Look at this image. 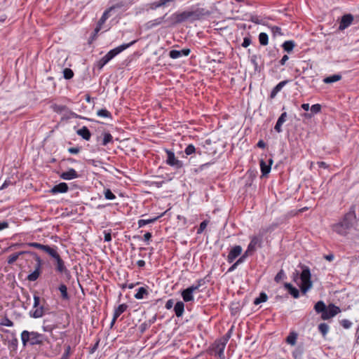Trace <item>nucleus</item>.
Masks as SVG:
<instances>
[{"instance_id": "nucleus-28", "label": "nucleus", "mask_w": 359, "mask_h": 359, "mask_svg": "<svg viewBox=\"0 0 359 359\" xmlns=\"http://www.w3.org/2000/svg\"><path fill=\"white\" fill-rule=\"evenodd\" d=\"M164 18H165V16H163V17L158 18L156 19H154V20L147 22L145 25L146 28L147 29H151L161 25L163 22V21L164 20Z\"/></svg>"}, {"instance_id": "nucleus-47", "label": "nucleus", "mask_w": 359, "mask_h": 359, "mask_svg": "<svg viewBox=\"0 0 359 359\" xmlns=\"http://www.w3.org/2000/svg\"><path fill=\"white\" fill-rule=\"evenodd\" d=\"M208 223H209L208 220L203 221L200 224V226H199L198 229H197V232H196L197 234H201L203 232V231L206 229Z\"/></svg>"}, {"instance_id": "nucleus-14", "label": "nucleus", "mask_w": 359, "mask_h": 359, "mask_svg": "<svg viewBox=\"0 0 359 359\" xmlns=\"http://www.w3.org/2000/svg\"><path fill=\"white\" fill-rule=\"evenodd\" d=\"M50 107L55 113L62 114V112L66 111L69 112L72 117L76 118L78 116L76 113L70 111L69 108L65 105L53 104Z\"/></svg>"}, {"instance_id": "nucleus-18", "label": "nucleus", "mask_w": 359, "mask_h": 359, "mask_svg": "<svg viewBox=\"0 0 359 359\" xmlns=\"http://www.w3.org/2000/svg\"><path fill=\"white\" fill-rule=\"evenodd\" d=\"M56 267L55 269L60 273H65V275H70L69 271L66 268L64 261L61 259L60 256L57 257L55 259Z\"/></svg>"}, {"instance_id": "nucleus-49", "label": "nucleus", "mask_w": 359, "mask_h": 359, "mask_svg": "<svg viewBox=\"0 0 359 359\" xmlns=\"http://www.w3.org/2000/svg\"><path fill=\"white\" fill-rule=\"evenodd\" d=\"M285 278V273L283 269H280V271L276 275L274 278V281L276 283H279L281 280Z\"/></svg>"}, {"instance_id": "nucleus-32", "label": "nucleus", "mask_w": 359, "mask_h": 359, "mask_svg": "<svg viewBox=\"0 0 359 359\" xmlns=\"http://www.w3.org/2000/svg\"><path fill=\"white\" fill-rule=\"evenodd\" d=\"M55 248H51L49 245H46L43 251L46 252L47 254H48L51 257H53L54 259H55L57 257L60 256V255L57 253V250Z\"/></svg>"}, {"instance_id": "nucleus-64", "label": "nucleus", "mask_w": 359, "mask_h": 359, "mask_svg": "<svg viewBox=\"0 0 359 359\" xmlns=\"http://www.w3.org/2000/svg\"><path fill=\"white\" fill-rule=\"evenodd\" d=\"M173 304H174V301H173V299H170L166 302L165 307L166 309H170L171 308H172Z\"/></svg>"}, {"instance_id": "nucleus-17", "label": "nucleus", "mask_w": 359, "mask_h": 359, "mask_svg": "<svg viewBox=\"0 0 359 359\" xmlns=\"http://www.w3.org/2000/svg\"><path fill=\"white\" fill-rule=\"evenodd\" d=\"M191 53V50L189 48H183L181 50H171L169 52V56L172 59H177L182 56H188Z\"/></svg>"}, {"instance_id": "nucleus-5", "label": "nucleus", "mask_w": 359, "mask_h": 359, "mask_svg": "<svg viewBox=\"0 0 359 359\" xmlns=\"http://www.w3.org/2000/svg\"><path fill=\"white\" fill-rule=\"evenodd\" d=\"M311 271L308 266H304L302 271L300 274L302 285L300 287L302 293L305 294L312 287V281L311 280Z\"/></svg>"}, {"instance_id": "nucleus-37", "label": "nucleus", "mask_w": 359, "mask_h": 359, "mask_svg": "<svg viewBox=\"0 0 359 359\" xmlns=\"http://www.w3.org/2000/svg\"><path fill=\"white\" fill-rule=\"evenodd\" d=\"M341 79V76L340 74H333L330 76L325 77L323 79V82L325 83H332L334 82H337Z\"/></svg>"}, {"instance_id": "nucleus-42", "label": "nucleus", "mask_w": 359, "mask_h": 359, "mask_svg": "<svg viewBox=\"0 0 359 359\" xmlns=\"http://www.w3.org/2000/svg\"><path fill=\"white\" fill-rule=\"evenodd\" d=\"M197 152L199 155L201 154V151H197L195 147L190 144L189 145L187 146V147L185 148L184 149V153L187 155V156H189V155H191L194 153Z\"/></svg>"}, {"instance_id": "nucleus-6", "label": "nucleus", "mask_w": 359, "mask_h": 359, "mask_svg": "<svg viewBox=\"0 0 359 359\" xmlns=\"http://www.w3.org/2000/svg\"><path fill=\"white\" fill-rule=\"evenodd\" d=\"M137 40H133V41L128 43H123L117 47H116L114 49L110 50L105 55L104 57L107 59V60L109 62L111 60H112L115 56L121 53L122 51L125 50L128 48L130 47L133 44H135Z\"/></svg>"}, {"instance_id": "nucleus-21", "label": "nucleus", "mask_w": 359, "mask_h": 359, "mask_svg": "<svg viewBox=\"0 0 359 359\" xmlns=\"http://www.w3.org/2000/svg\"><path fill=\"white\" fill-rule=\"evenodd\" d=\"M261 244V239L259 238L257 236H252L251 238V241L248 246V252H251L256 250V248L257 245L260 246Z\"/></svg>"}, {"instance_id": "nucleus-30", "label": "nucleus", "mask_w": 359, "mask_h": 359, "mask_svg": "<svg viewBox=\"0 0 359 359\" xmlns=\"http://www.w3.org/2000/svg\"><path fill=\"white\" fill-rule=\"evenodd\" d=\"M182 297L185 302H191L194 300L193 292L187 287L182 292Z\"/></svg>"}, {"instance_id": "nucleus-3", "label": "nucleus", "mask_w": 359, "mask_h": 359, "mask_svg": "<svg viewBox=\"0 0 359 359\" xmlns=\"http://www.w3.org/2000/svg\"><path fill=\"white\" fill-rule=\"evenodd\" d=\"M21 340L24 346L27 344L31 346L42 345L46 340V337L36 332L24 330L21 333Z\"/></svg>"}, {"instance_id": "nucleus-61", "label": "nucleus", "mask_w": 359, "mask_h": 359, "mask_svg": "<svg viewBox=\"0 0 359 359\" xmlns=\"http://www.w3.org/2000/svg\"><path fill=\"white\" fill-rule=\"evenodd\" d=\"M104 241L105 242H110L111 241V231H104Z\"/></svg>"}, {"instance_id": "nucleus-51", "label": "nucleus", "mask_w": 359, "mask_h": 359, "mask_svg": "<svg viewBox=\"0 0 359 359\" xmlns=\"http://www.w3.org/2000/svg\"><path fill=\"white\" fill-rule=\"evenodd\" d=\"M271 29L272 34L274 36H276L277 35H280V36L283 35L281 28L278 26H273L271 27Z\"/></svg>"}, {"instance_id": "nucleus-7", "label": "nucleus", "mask_w": 359, "mask_h": 359, "mask_svg": "<svg viewBox=\"0 0 359 359\" xmlns=\"http://www.w3.org/2000/svg\"><path fill=\"white\" fill-rule=\"evenodd\" d=\"M32 254L35 256V260H36V263L34 271L27 276V279L29 281L33 282V281L36 280L41 275L42 261H41V258L36 253L32 252Z\"/></svg>"}, {"instance_id": "nucleus-54", "label": "nucleus", "mask_w": 359, "mask_h": 359, "mask_svg": "<svg viewBox=\"0 0 359 359\" xmlns=\"http://www.w3.org/2000/svg\"><path fill=\"white\" fill-rule=\"evenodd\" d=\"M352 323L347 319H343L340 321V325L345 329H348L351 327Z\"/></svg>"}, {"instance_id": "nucleus-31", "label": "nucleus", "mask_w": 359, "mask_h": 359, "mask_svg": "<svg viewBox=\"0 0 359 359\" xmlns=\"http://www.w3.org/2000/svg\"><path fill=\"white\" fill-rule=\"evenodd\" d=\"M128 309V305L126 304H120L118 307L114 309V318L117 319L123 313H124Z\"/></svg>"}, {"instance_id": "nucleus-55", "label": "nucleus", "mask_w": 359, "mask_h": 359, "mask_svg": "<svg viewBox=\"0 0 359 359\" xmlns=\"http://www.w3.org/2000/svg\"><path fill=\"white\" fill-rule=\"evenodd\" d=\"M232 330H233V326L231 327V329L222 337H221L220 339L222 340H223L224 341H225L226 343H227L229 340V339L231 338V334H232Z\"/></svg>"}, {"instance_id": "nucleus-57", "label": "nucleus", "mask_w": 359, "mask_h": 359, "mask_svg": "<svg viewBox=\"0 0 359 359\" xmlns=\"http://www.w3.org/2000/svg\"><path fill=\"white\" fill-rule=\"evenodd\" d=\"M0 325H4V326H6V327H12V326H13V323L12 320L8 319V318H5L0 323Z\"/></svg>"}, {"instance_id": "nucleus-23", "label": "nucleus", "mask_w": 359, "mask_h": 359, "mask_svg": "<svg viewBox=\"0 0 359 359\" xmlns=\"http://www.w3.org/2000/svg\"><path fill=\"white\" fill-rule=\"evenodd\" d=\"M76 133L85 140H90L91 137V133L86 126H83L77 130Z\"/></svg>"}, {"instance_id": "nucleus-29", "label": "nucleus", "mask_w": 359, "mask_h": 359, "mask_svg": "<svg viewBox=\"0 0 359 359\" xmlns=\"http://www.w3.org/2000/svg\"><path fill=\"white\" fill-rule=\"evenodd\" d=\"M277 227H278L277 223H272L267 226L262 227L259 231L261 236H263L268 233L273 232L275 229H277Z\"/></svg>"}, {"instance_id": "nucleus-24", "label": "nucleus", "mask_w": 359, "mask_h": 359, "mask_svg": "<svg viewBox=\"0 0 359 359\" xmlns=\"http://www.w3.org/2000/svg\"><path fill=\"white\" fill-rule=\"evenodd\" d=\"M122 6L121 4H116L115 6H113L111 7H110L109 9H107V11H105L102 17L100 18V20H99V24L100 25H102L109 17V13L114 10V8H121Z\"/></svg>"}, {"instance_id": "nucleus-4", "label": "nucleus", "mask_w": 359, "mask_h": 359, "mask_svg": "<svg viewBox=\"0 0 359 359\" xmlns=\"http://www.w3.org/2000/svg\"><path fill=\"white\" fill-rule=\"evenodd\" d=\"M45 304L44 299L41 300L38 295L34 294L33 308L29 313V316L33 318L43 317L48 311V309L44 306Z\"/></svg>"}, {"instance_id": "nucleus-39", "label": "nucleus", "mask_w": 359, "mask_h": 359, "mask_svg": "<svg viewBox=\"0 0 359 359\" xmlns=\"http://www.w3.org/2000/svg\"><path fill=\"white\" fill-rule=\"evenodd\" d=\"M58 290L60 292L61 297L63 299L68 300L69 299V296L67 292V287L65 284H60Z\"/></svg>"}, {"instance_id": "nucleus-63", "label": "nucleus", "mask_w": 359, "mask_h": 359, "mask_svg": "<svg viewBox=\"0 0 359 359\" xmlns=\"http://www.w3.org/2000/svg\"><path fill=\"white\" fill-rule=\"evenodd\" d=\"M68 151L72 154H76L80 151V147H70L68 149Z\"/></svg>"}, {"instance_id": "nucleus-48", "label": "nucleus", "mask_w": 359, "mask_h": 359, "mask_svg": "<svg viewBox=\"0 0 359 359\" xmlns=\"http://www.w3.org/2000/svg\"><path fill=\"white\" fill-rule=\"evenodd\" d=\"M109 61L107 60V59L104 56H103L100 60L97 62L95 65L99 69H101Z\"/></svg>"}, {"instance_id": "nucleus-46", "label": "nucleus", "mask_w": 359, "mask_h": 359, "mask_svg": "<svg viewBox=\"0 0 359 359\" xmlns=\"http://www.w3.org/2000/svg\"><path fill=\"white\" fill-rule=\"evenodd\" d=\"M297 341V334L291 333L286 339V341L291 345H294Z\"/></svg>"}, {"instance_id": "nucleus-41", "label": "nucleus", "mask_w": 359, "mask_h": 359, "mask_svg": "<svg viewBox=\"0 0 359 359\" xmlns=\"http://www.w3.org/2000/svg\"><path fill=\"white\" fill-rule=\"evenodd\" d=\"M318 328L319 332L322 334L323 337H325V335L328 333L330 329L329 325L325 323L319 324Z\"/></svg>"}, {"instance_id": "nucleus-53", "label": "nucleus", "mask_w": 359, "mask_h": 359, "mask_svg": "<svg viewBox=\"0 0 359 359\" xmlns=\"http://www.w3.org/2000/svg\"><path fill=\"white\" fill-rule=\"evenodd\" d=\"M70 351H71V347L69 345H67L65 347V350L60 359H69V355H70Z\"/></svg>"}, {"instance_id": "nucleus-22", "label": "nucleus", "mask_w": 359, "mask_h": 359, "mask_svg": "<svg viewBox=\"0 0 359 359\" xmlns=\"http://www.w3.org/2000/svg\"><path fill=\"white\" fill-rule=\"evenodd\" d=\"M289 82L288 80H285L279 82L271 90L270 94L271 98H274L276 95L283 89V88Z\"/></svg>"}, {"instance_id": "nucleus-20", "label": "nucleus", "mask_w": 359, "mask_h": 359, "mask_svg": "<svg viewBox=\"0 0 359 359\" xmlns=\"http://www.w3.org/2000/svg\"><path fill=\"white\" fill-rule=\"evenodd\" d=\"M172 18H175V23H181L189 20L188 11H183L182 13H175L172 15Z\"/></svg>"}, {"instance_id": "nucleus-16", "label": "nucleus", "mask_w": 359, "mask_h": 359, "mask_svg": "<svg viewBox=\"0 0 359 359\" xmlns=\"http://www.w3.org/2000/svg\"><path fill=\"white\" fill-rule=\"evenodd\" d=\"M79 177L78 172L74 168H69L68 170L60 174V177L64 180H71Z\"/></svg>"}, {"instance_id": "nucleus-60", "label": "nucleus", "mask_w": 359, "mask_h": 359, "mask_svg": "<svg viewBox=\"0 0 359 359\" xmlns=\"http://www.w3.org/2000/svg\"><path fill=\"white\" fill-rule=\"evenodd\" d=\"M165 6V4L163 3L162 0H159L158 1L154 2L151 4L150 8L151 9H156L157 8Z\"/></svg>"}, {"instance_id": "nucleus-26", "label": "nucleus", "mask_w": 359, "mask_h": 359, "mask_svg": "<svg viewBox=\"0 0 359 359\" xmlns=\"http://www.w3.org/2000/svg\"><path fill=\"white\" fill-rule=\"evenodd\" d=\"M147 287H141L137 290L136 294L134 295L135 298L137 299H142L147 297L149 295V292L147 290Z\"/></svg>"}, {"instance_id": "nucleus-13", "label": "nucleus", "mask_w": 359, "mask_h": 359, "mask_svg": "<svg viewBox=\"0 0 359 359\" xmlns=\"http://www.w3.org/2000/svg\"><path fill=\"white\" fill-rule=\"evenodd\" d=\"M242 252L241 245H235L231 248L227 256V262L232 263Z\"/></svg>"}, {"instance_id": "nucleus-1", "label": "nucleus", "mask_w": 359, "mask_h": 359, "mask_svg": "<svg viewBox=\"0 0 359 359\" xmlns=\"http://www.w3.org/2000/svg\"><path fill=\"white\" fill-rule=\"evenodd\" d=\"M357 223L355 205H352L341 220L332 226L333 231L340 236H346Z\"/></svg>"}, {"instance_id": "nucleus-45", "label": "nucleus", "mask_w": 359, "mask_h": 359, "mask_svg": "<svg viewBox=\"0 0 359 359\" xmlns=\"http://www.w3.org/2000/svg\"><path fill=\"white\" fill-rule=\"evenodd\" d=\"M73 71L69 68H65L63 70V76L65 79H71L74 76Z\"/></svg>"}, {"instance_id": "nucleus-56", "label": "nucleus", "mask_w": 359, "mask_h": 359, "mask_svg": "<svg viewBox=\"0 0 359 359\" xmlns=\"http://www.w3.org/2000/svg\"><path fill=\"white\" fill-rule=\"evenodd\" d=\"M252 43V41H251V37L250 35H248V36H245L244 39H243V41L242 43V46L243 48H247Z\"/></svg>"}, {"instance_id": "nucleus-50", "label": "nucleus", "mask_w": 359, "mask_h": 359, "mask_svg": "<svg viewBox=\"0 0 359 359\" xmlns=\"http://www.w3.org/2000/svg\"><path fill=\"white\" fill-rule=\"evenodd\" d=\"M104 195L106 199L107 200H114L116 198V196L111 192L109 189H105L104 191Z\"/></svg>"}, {"instance_id": "nucleus-15", "label": "nucleus", "mask_w": 359, "mask_h": 359, "mask_svg": "<svg viewBox=\"0 0 359 359\" xmlns=\"http://www.w3.org/2000/svg\"><path fill=\"white\" fill-rule=\"evenodd\" d=\"M272 163V158H269L267 162L263 159L260 160L259 165L262 176H266L270 172Z\"/></svg>"}, {"instance_id": "nucleus-59", "label": "nucleus", "mask_w": 359, "mask_h": 359, "mask_svg": "<svg viewBox=\"0 0 359 359\" xmlns=\"http://www.w3.org/2000/svg\"><path fill=\"white\" fill-rule=\"evenodd\" d=\"M249 253H250V252H248V250H246V251L245 252V253H244L243 255H241V257L237 259V261H236V262H237V264H241L243 263V262L245 261L246 258L248 257Z\"/></svg>"}, {"instance_id": "nucleus-8", "label": "nucleus", "mask_w": 359, "mask_h": 359, "mask_svg": "<svg viewBox=\"0 0 359 359\" xmlns=\"http://www.w3.org/2000/svg\"><path fill=\"white\" fill-rule=\"evenodd\" d=\"M210 15V12L204 8H197L192 11H188L189 20L191 21L201 20L203 17Z\"/></svg>"}, {"instance_id": "nucleus-11", "label": "nucleus", "mask_w": 359, "mask_h": 359, "mask_svg": "<svg viewBox=\"0 0 359 359\" xmlns=\"http://www.w3.org/2000/svg\"><path fill=\"white\" fill-rule=\"evenodd\" d=\"M354 17L351 13H347L341 16L339 22V29L342 31L348 28L353 22Z\"/></svg>"}, {"instance_id": "nucleus-52", "label": "nucleus", "mask_w": 359, "mask_h": 359, "mask_svg": "<svg viewBox=\"0 0 359 359\" xmlns=\"http://www.w3.org/2000/svg\"><path fill=\"white\" fill-rule=\"evenodd\" d=\"M310 109L313 114H318L321 111V105L320 104H313Z\"/></svg>"}, {"instance_id": "nucleus-40", "label": "nucleus", "mask_w": 359, "mask_h": 359, "mask_svg": "<svg viewBox=\"0 0 359 359\" xmlns=\"http://www.w3.org/2000/svg\"><path fill=\"white\" fill-rule=\"evenodd\" d=\"M259 41L262 46H266L269 43V36L266 33L261 32L259 34Z\"/></svg>"}, {"instance_id": "nucleus-38", "label": "nucleus", "mask_w": 359, "mask_h": 359, "mask_svg": "<svg viewBox=\"0 0 359 359\" xmlns=\"http://www.w3.org/2000/svg\"><path fill=\"white\" fill-rule=\"evenodd\" d=\"M268 299V296L267 294L262 292L259 294V296L257 298L255 299L254 302H253V304L255 305H258L262 302H266Z\"/></svg>"}, {"instance_id": "nucleus-12", "label": "nucleus", "mask_w": 359, "mask_h": 359, "mask_svg": "<svg viewBox=\"0 0 359 359\" xmlns=\"http://www.w3.org/2000/svg\"><path fill=\"white\" fill-rule=\"evenodd\" d=\"M69 190V187L65 182H60L58 184L53 186L49 192L52 194H64L67 193Z\"/></svg>"}, {"instance_id": "nucleus-19", "label": "nucleus", "mask_w": 359, "mask_h": 359, "mask_svg": "<svg viewBox=\"0 0 359 359\" xmlns=\"http://www.w3.org/2000/svg\"><path fill=\"white\" fill-rule=\"evenodd\" d=\"M287 117V113L283 112L279 118H278V121L274 126V129L277 133H281L282 132V126L283 124L286 121V118Z\"/></svg>"}, {"instance_id": "nucleus-58", "label": "nucleus", "mask_w": 359, "mask_h": 359, "mask_svg": "<svg viewBox=\"0 0 359 359\" xmlns=\"http://www.w3.org/2000/svg\"><path fill=\"white\" fill-rule=\"evenodd\" d=\"M28 245L31 246V247H33V248H35L36 249L41 250L43 251V249H44V248L46 246V245H43V244H41V243H29Z\"/></svg>"}, {"instance_id": "nucleus-34", "label": "nucleus", "mask_w": 359, "mask_h": 359, "mask_svg": "<svg viewBox=\"0 0 359 359\" xmlns=\"http://www.w3.org/2000/svg\"><path fill=\"white\" fill-rule=\"evenodd\" d=\"M25 253H29V252L20 251V252H15V253H13V254L11 255L8 257V260H7L8 264H13L18 259V257L20 255H24Z\"/></svg>"}, {"instance_id": "nucleus-27", "label": "nucleus", "mask_w": 359, "mask_h": 359, "mask_svg": "<svg viewBox=\"0 0 359 359\" xmlns=\"http://www.w3.org/2000/svg\"><path fill=\"white\" fill-rule=\"evenodd\" d=\"M174 311L177 317L182 316L184 311V304L183 302H177L174 306Z\"/></svg>"}, {"instance_id": "nucleus-9", "label": "nucleus", "mask_w": 359, "mask_h": 359, "mask_svg": "<svg viewBox=\"0 0 359 359\" xmlns=\"http://www.w3.org/2000/svg\"><path fill=\"white\" fill-rule=\"evenodd\" d=\"M167 154L166 163L175 169H180L183 167L182 161L176 158L175 153L170 150L166 149Z\"/></svg>"}, {"instance_id": "nucleus-2", "label": "nucleus", "mask_w": 359, "mask_h": 359, "mask_svg": "<svg viewBox=\"0 0 359 359\" xmlns=\"http://www.w3.org/2000/svg\"><path fill=\"white\" fill-rule=\"evenodd\" d=\"M314 309L317 313H321L323 320L330 319L341 312L339 306L333 304H330L326 306L323 301L318 302L314 306Z\"/></svg>"}, {"instance_id": "nucleus-10", "label": "nucleus", "mask_w": 359, "mask_h": 359, "mask_svg": "<svg viewBox=\"0 0 359 359\" xmlns=\"http://www.w3.org/2000/svg\"><path fill=\"white\" fill-rule=\"evenodd\" d=\"M227 343L222 340L220 338L217 339L212 344V350L215 354L218 355L220 359H224V351Z\"/></svg>"}, {"instance_id": "nucleus-36", "label": "nucleus", "mask_w": 359, "mask_h": 359, "mask_svg": "<svg viewBox=\"0 0 359 359\" xmlns=\"http://www.w3.org/2000/svg\"><path fill=\"white\" fill-rule=\"evenodd\" d=\"M161 216H157V217H153V218H150V219H139L138 220V226L139 228H141V227H143L144 226L147 225V224H151V223H154Z\"/></svg>"}, {"instance_id": "nucleus-25", "label": "nucleus", "mask_w": 359, "mask_h": 359, "mask_svg": "<svg viewBox=\"0 0 359 359\" xmlns=\"http://www.w3.org/2000/svg\"><path fill=\"white\" fill-rule=\"evenodd\" d=\"M284 287L286 290H288V292L295 299L299 298V290L292 286L291 283H285L284 284Z\"/></svg>"}, {"instance_id": "nucleus-33", "label": "nucleus", "mask_w": 359, "mask_h": 359, "mask_svg": "<svg viewBox=\"0 0 359 359\" xmlns=\"http://www.w3.org/2000/svg\"><path fill=\"white\" fill-rule=\"evenodd\" d=\"M102 136L103 138L101 143L102 146H107L109 143H113V136L109 132H104Z\"/></svg>"}, {"instance_id": "nucleus-43", "label": "nucleus", "mask_w": 359, "mask_h": 359, "mask_svg": "<svg viewBox=\"0 0 359 359\" xmlns=\"http://www.w3.org/2000/svg\"><path fill=\"white\" fill-rule=\"evenodd\" d=\"M97 115L100 117L111 118V114L106 109H101L97 111Z\"/></svg>"}, {"instance_id": "nucleus-35", "label": "nucleus", "mask_w": 359, "mask_h": 359, "mask_svg": "<svg viewBox=\"0 0 359 359\" xmlns=\"http://www.w3.org/2000/svg\"><path fill=\"white\" fill-rule=\"evenodd\" d=\"M295 46V43L294 41L290 40L286 41L282 44V47L283 50L287 53H290L292 51Z\"/></svg>"}, {"instance_id": "nucleus-62", "label": "nucleus", "mask_w": 359, "mask_h": 359, "mask_svg": "<svg viewBox=\"0 0 359 359\" xmlns=\"http://www.w3.org/2000/svg\"><path fill=\"white\" fill-rule=\"evenodd\" d=\"M11 184H12L11 181L9 179L6 180L4 181V182L3 183V184L0 187V190H3L4 189H6Z\"/></svg>"}, {"instance_id": "nucleus-44", "label": "nucleus", "mask_w": 359, "mask_h": 359, "mask_svg": "<svg viewBox=\"0 0 359 359\" xmlns=\"http://www.w3.org/2000/svg\"><path fill=\"white\" fill-rule=\"evenodd\" d=\"M304 353V348L302 347L298 346L293 351L292 355L295 359H301Z\"/></svg>"}]
</instances>
